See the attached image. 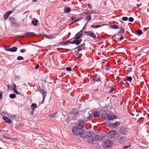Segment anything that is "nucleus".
<instances>
[{
	"mask_svg": "<svg viewBox=\"0 0 149 149\" xmlns=\"http://www.w3.org/2000/svg\"><path fill=\"white\" fill-rule=\"evenodd\" d=\"M72 131L74 134L78 135H81L84 132L83 129L78 126L73 127L72 129Z\"/></svg>",
	"mask_w": 149,
	"mask_h": 149,
	"instance_id": "1",
	"label": "nucleus"
},
{
	"mask_svg": "<svg viewBox=\"0 0 149 149\" xmlns=\"http://www.w3.org/2000/svg\"><path fill=\"white\" fill-rule=\"evenodd\" d=\"M78 113L79 112L76 111L70 112L68 116V118H67L66 120V122H69V120L76 119Z\"/></svg>",
	"mask_w": 149,
	"mask_h": 149,
	"instance_id": "2",
	"label": "nucleus"
},
{
	"mask_svg": "<svg viewBox=\"0 0 149 149\" xmlns=\"http://www.w3.org/2000/svg\"><path fill=\"white\" fill-rule=\"evenodd\" d=\"M38 91L40 92L42 95L43 100H42V103H43L45 98L46 97L47 92L45 91V90L42 89L40 87L38 88L37 90Z\"/></svg>",
	"mask_w": 149,
	"mask_h": 149,
	"instance_id": "3",
	"label": "nucleus"
},
{
	"mask_svg": "<svg viewBox=\"0 0 149 149\" xmlns=\"http://www.w3.org/2000/svg\"><path fill=\"white\" fill-rule=\"evenodd\" d=\"M120 132L123 135H126L128 132V129L127 127H123L120 129Z\"/></svg>",
	"mask_w": 149,
	"mask_h": 149,
	"instance_id": "4",
	"label": "nucleus"
},
{
	"mask_svg": "<svg viewBox=\"0 0 149 149\" xmlns=\"http://www.w3.org/2000/svg\"><path fill=\"white\" fill-rule=\"evenodd\" d=\"M84 33L87 34L88 36H91L92 38H97V36L95 34L91 31H85Z\"/></svg>",
	"mask_w": 149,
	"mask_h": 149,
	"instance_id": "5",
	"label": "nucleus"
},
{
	"mask_svg": "<svg viewBox=\"0 0 149 149\" xmlns=\"http://www.w3.org/2000/svg\"><path fill=\"white\" fill-rule=\"evenodd\" d=\"M104 146L105 148H110L111 146V143L109 139H106L104 142Z\"/></svg>",
	"mask_w": 149,
	"mask_h": 149,
	"instance_id": "6",
	"label": "nucleus"
},
{
	"mask_svg": "<svg viewBox=\"0 0 149 149\" xmlns=\"http://www.w3.org/2000/svg\"><path fill=\"white\" fill-rule=\"evenodd\" d=\"M109 116L108 111H102L101 117L102 118L107 119Z\"/></svg>",
	"mask_w": 149,
	"mask_h": 149,
	"instance_id": "7",
	"label": "nucleus"
},
{
	"mask_svg": "<svg viewBox=\"0 0 149 149\" xmlns=\"http://www.w3.org/2000/svg\"><path fill=\"white\" fill-rule=\"evenodd\" d=\"M116 134V132L114 130H112L109 132L107 133L108 137L109 138H112L114 135Z\"/></svg>",
	"mask_w": 149,
	"mask_h": 149,
	"instance_id": "8",
	"label": "nucleus"
},
{
	"mask_svg": "<svg viewBox=\"0 0 149 149\" xmlns=\"http://www.w3.org/2000/svg\"><path fill=\"white\" fill-rule=\"evenodd\" d=\"M9 21L13 25H18L16 19L14 17H10L9 18Z\"/></svg>",
	"mask_w": 149,
	"mask_h": 149,
	"instance_id": "9",
	"label": "nucleus"
},
{
	"mask_svg": "<svg viewBox=\"0 0 149 149\" xmlns=\"http://www.w3.org/2000/svg\"><path fill=\"white\" fill-rule=\"evenodd\" d=\"M90 80L93 82L100 81L101 79L99 76L97 77V76H94V77H91L90 79Z\"/></svg>",
	"mask_w": 149,
	"mask_h": 149,
	"instance_id": "10",
	"label": "nucleus"
},
{
	"mask_svg": "<svg viewBox=\"0 0 149 149\" xmlns=\"http://www.w3.org/2000/svg\"><path fill=\"white\" fill-rule=\"evenodd\" d=\"M74 40L71 42V44H76V45H78L82 41L81 39H76L75 38H74Z\"/></svg>",
	"mask_w": 149,
	"mask_h": 149,
	"instance_id": "11",
	"label": "nucleus"
},
{
	"mask_svg": "<svg viewBox=\"0 0 149 149\" xmlns=\"http://www.w3.org/2000/svg\"><path fill=\"white\" fill-rule=\"evenodd\" d=\"M127 140V137L125 136H122L119 140V142L120 143H124Z\"/></svg>",
	"mask_w": 149,
	"mask_h": 149,
	"instance_id": "12",
	"label": "nucleus"
},
{
	"mask_svg": "<svg viewBox=\"0 0 149 149\" xmlns=\"http://www.w3.org/2000/svg\"><path fill=\"white\" fill-rule=\"evenodd\" d=\"M3 118L6 123H11V120L8 117L4 116L3 117Z\"/></svg>",
	"mask_w": 149,
	"mask_h": 149,
	"instance_id": "13",
	"label": "nucleus"
},
{
	"mask_svg": "<svg viewBox=\"0 0 149 149\" xmlns=\"http://www.w3.org/2000/svg\"><path fill=\"white\" fill-rule=\"evenodd\" d=\"M93 115L94 118H98L100 116V112L98 111H96L94 112Z\"/></svg>",
	"mask_w": 149,
	"mask_h": 149,
	"instance_id": "14",
	"label": "nucleus"
},
{
	"mask_svg": "<svg viewBox=\"0 0 149 149\" xmlns=\"http://www.w3.org/2000/svg\"><path fill=\"white\" fill-rule=\"evenodd\" d=\"M12 11H9L7 12L4 15V19H7L9 15L12 13Z\"/></svg>",
	"mask_w": 149,
	"mask_h": 149,
	"instance_id": "15",
	"label": "nucleus"
},
{
	"mask_svg": "<svg viewBox=\"0 0 149 149\" xmlns=\"http://www.w3.org/2000/svg\"><path fill=\"white\" fill-rule=\"evenodd\" d=\"M17 48L14 47L8 49H6V51H8L10 52H15L17 51Z\"/></svg>",
	"mask_w": 149,
	"mask_h": 149,
	"instance_id": "16",
	"label": "nucleus"
},
{
	"mask_svg": "<svg viewBox=\"0 0 149 149\" xmlns=\"http://www.w3.org/2000/svg\"><path fill=\"white\" fill-rule=\"evenodd\" d=\"M116 116H108V117L106 119L108 121H110L111 120H113L115 118H116Z\"/></svg>",
	"mask_w": 149,
	"mask_h": 149,
	"instance_id": "17",
	"label": "nucleus"
},
{
	"mask_svg": "<svg viewBox=\"0 0 149 149\" xmlns=\"http://www.w3.org/2000/svg\"><path fill=\"white\" fill-rule=\"evenodd\" d=\"M104 136H102L96 135L94 138V140H100L103 139Z\"/></svg>",
	"mask_w": 149,
	"mask_h": 149,
	"instance_id": "18",
	"label": "nucleus"
},
{
	"mask_svg": "<svg viewBox=\"0 0 149 149\" xmlns=\"http://www.w3.org/2000/svg\"><path fill=\"white\" fill-rule=\"evenodd\" d=\"M82 34L83 33H81L79 32L75 35L74 38H75L76 39H80V38L82 36Z\"/></svg>",
	"mask_w": 149,
	"mask_h": 149,
	"instance_id": "19",
	"label": "nucleus"
},
{
	"mask_svg": "<svg viewBox=\"0 0 149 149\" xmlns=\"http://www.w3.org/2000/svg\"><path fill=\"white\" fill-rule=\"evenodd\" d=\"M120 122H119L118 121H116L114 123L111 124L110 125L112 127H116L118 125H120Z\"/></svg>",
	"mask_w": 149,
	"mask_h": 149,
	"instance_id": "20",
	"label": "nucleus"
},
{
	"mask_svg": "<svg viewBox=\"0 0 149 149\" xmlns=\"http://www.w3.org/2000/svg\"><path fill=\"white\" fill-rule=\"evenodd\" d=\"M64 12L66 13H69L71 10V9L68 7H65L63 9Z\"/></svg>",
	"mask_w": 149,
	"mask_h": 149,
	"instance_id": "21",
	"label": "nucleus"
},
{
	"mask_svg": "<svg viewBox=\"0 0 149 149\" xmlns=\"http://www.w3.org/2000/svg\"><path fill=\"white\" fill-rule=\"evenodd\" d=\"M84 121H81L79 122L78 125L77 126H78V127L82 128L84 127Z\"/></svg>",
	"mask_w": 149,
	"mask_h": 149,
	"instance_id": "22",
	"label": "nucleus"
},
{
	"mask_svg": "<svg viewBox=\"0 0 149 149\" xmlns=\"http://www.w3.org/2000/svg\"><path fill=\"white\" fill-rule=\"evenodd\" d=\"M106 24H103L102 25H92L91 26V28H97L99 27H101L104 25H105Z\"/></svg>",
	"mask_w": 149,
	"mask_h": 149,
	"instance_id": "23",
	"label": "nucleus"
},
{
	"mask_svg": "<svg viewBox=\"0 0 149 149\" xmlns=\"http://www.w3.org/2000/svg\"><path fill=\"white\" fill-rule=\"evenodd\" d=\"M119 29L120 30L118 32V33L124 34V33L125 31L123 28H122L121 27L119 26Z\"/></svg>",
	"mask_w": 149,
	"mask_h": 149,
	"instance_id": "24",
	"label": "nucleus"
},
{
	"mask_svg": "<svg viewBox=\"0 0 149 149\" xmlns=\"http://www.w3.org/2000/svg\"><path fill=\"white\" fill-rule=\"evenodd\" d=\"M110 27L112 29H119V26L117 25H111L110 26Z\"/></svg>",
	"mask_w": 149,
	"mask_h": 149,
	"instance_id": "25",
	"label": "nucleus"
},
{
	"mask_svg": "<svg viewBox=\"0 0 149 149\" xmlns=\"http://www.w3.org/2000/svg\"><path fill=\"white\" fill-rule=\"evenodd\" d=\"M93 135V133L91 132H88L86 133V136L88 137H91Z\"/></svg>",
	"mask_w": 149,
	"mask_h": 149,
	"instance_id": "26",
	"label": "nucleus"
},
{
	"mask_svg": "<svg viewBox=\"0 0 149 149\" xmlns=\"http://www.w3.org/2000/svg\"><path fill=\"white\" fill-rule=\"evenodd\" d=\"M74 54L76 57L79 58L81 56V54L77 51H75L74 52Z\"/></svg>",
	"mask_w": 149,
	"mask_h": 149,
	"instance_id": "27",
	"label": "nucleus"
},
{
	"mask_svg": "<svg viewBox=\"0 0 149 149\" xmlns=\"http://www.w3.org/2000/svg\"><path fill=\"white\" fill-rule=\"evenodd\" d=\"M57 113L56 112L54 114L52 115L51 116V118H58V116L57 115Z\"/></svg>",
	"mask_w": 149,
	"mask_h": 149,
	"instance_id": "28",
	"label": "nucleus"
},
{
	"mask_svg": "<svg viewBox=\"0 0 149 149\" xmlns=\"http://www.w3.org/2000/svg\"><path fill=\"white\" fill-rule=\"evenodd\" d=\"M85 19L87 20L88 21H90L91 19V16L89 15H87Z\"/></svg>",
	"mask_w": 149,
	"mask_h": 149,
	"instance_id": "29",
	"label": "nucleus"
},
{
	"mask_svg": "<svg viewBox=\"0 0 149 149\" xmlns=\"http://www.w3.org/2000/svg\"><path fill=\"white\" fill-rule=\"evenodd\" d=\"M45 36L46 38H48L50 39H52L54 38H56V37L55 36H48L47 35H45Z\"/></svg>",
	"mask_w": 149,
	"mask_h": 149,
	"instance_id": "30",
	"label": "nucleus"
},
{
	"mask_svg": "<svg viewBox=\"0 0 149 149\" xmlns=\"http://www.w3.org/2000/svg\"><path fill=\"white\" fill-rule=\"evenodd\" d=\"M37 105L34 103H33L31 106V107L32 109H35L37 108Z\"/></svg>",
	"mask_w": 149,
	"mask_h": 149,
	"instance_id": "31",
	"label": "nucleus"
},
{
	"mask_svg": "<svg viewBox=\"0 0 149 149\" xmlns=\"http://www.w3.org/2000/svg\"><path fill=\"white\" fill-rule=\"evenodd\" d=\"M77 48V51H81L84 49V48H81L80 46H78L76 48V49Z\"/></svg>",
	"mask_w": 149,
	"mask_h": 149,
	"instance_id": "32",
	"label": "nucleus"
},
{
	"mask_svg": "<svg viewBox=\"0 0 149 149\" xmlns=\"http://www.w3.org/2000/svg\"><path fill=\"white\" fill-rule=\"evenodd\" d=\"M10 98H14L16 97V95L14 94H11L9 95Z\"/></svg>",
	"mask_w": 149,
	"mask_h": 149,
	"instance_id": "33",
	"label": "nucleus"
},
{
	"mask_svg": "<svg viewBox=\"0 0 149 149\" xmlns=\"http://www.w3.org/2000/svg\"><path fill=\"white\" fill-rule=\"evenodd\" d=\"M17 59L18 60H23L24 59V58L21 56H19L17 58Z\"/></svg>",
	"mask_w": 149,
	"mask_h": 149,
	"instance_id": "34",
	"label": "nucleus"
},
{
	"mask_svg": "<svg viewBox=\"0 0 149 149\" xmlns=\"http://www.w3.org/2000/svg\"><path fill=\"white\" fill-rule=\"evenodd\" d=\"M65 45H68L70 44V43H71V42L70 41L67 40L65 41Z\"/></svg>",
	"mask_w": 149,
	"mask_h": 149,
	"instance_id": "35",
	"label": "nucleus"
},
{
	"mask_svg": "<svg viewBox=\"0 0 149 149\" xmlns=\"http://www.w3.org/2000/svg\"><path fill=\"white\" fill-rule=\"evenodd\" d=\"M137 33L140 35L142 33V31L140 29L138 30L137 31Z\"/></svg>",
	"mask_w": 149,
	"mask_h": 149,
	"instance_id": "36",
	"label": "nucleus"
},
{
	"mask_svg": "<svg viewBox=\"0 0 149 149\" xmlns=\"http://www.w3.org/2000/svg\"><path fill=\"white\" fill-rule=\"evenodd\" d=\"M66 70L68 71H71L72 70V68L70 67H67L66 68Z\"/></svg>",
	"mask_w": 149,
	"mask_h": 149,
	"instance_id": "37",
	"label": "nucleus"
},
{
	"mask_svg": "<svg viewBox=\"0 0 149 149\" xmlns=\"http://www.w3.org/2000/svg\"><path fill=\"white\" fill-rule=\"evenodd\" d=\"M132 80V77L130 76H129V77H128L127 79V81H131Z\"/></svg>",
	"mask_w": 149,
	"mask_h": 149,
	"instance_id": "38",
	"label": "nucleus"
},
{
	"mask_svg": "<svg viewBox=\"0 0 149 149\" xmlns=\"http://www.w3.org/2000/svg\"><path fill=\"white\" fill-rule=\"evenodd\" d=\"M89 15V14H88V11L85 13H82L81 14V15L82 16H84L85 15Z\"/></svg>",
	"mask_w": 149,
	"mask_h": 149,
	"instance_id": "39",
	"label": "nucleus"
},
{
	"mask_svg": "<svg viewBox=\"0 0 149 149\" xmlns=\"http://www.w3.org/2000/svg\"><path fill=\"white\" fill-rule=\"evenodd\" d=\"M128 18L127 17H123L122 18V19L123 20H124L125 21H126L127 20H128Z\"/></svg>",
	"mask_w": 149,
	"mask_h": 149,
	"instance_id": "40",
	"label": "nucleus"
},
{
	"mask_svg": "<svg viewBox=\"0 0 149 149\" xmlns=\"http://www.w3.org/2000/svg\"><path fill=\"white\" fill-rule=\"evenodd\" d=\"M16 86L15 84H14L13 85V91L16 90Z\"/></svg>",
	"mask_w": 149,
	"mask_h": 149,
	"instance_id": "41",
	"label": "nucleus"
},
{
	"mask_svg": "<svg viewBox=\"0 0 149 149\" xmlns=\"http://www.w3.org/2000/svg\"><path fill=\"white\" fill-rule=\"evenodd\" d=\"M129 21L130 22H133L134 20V18L132 17H130L129 18Z\"/></svg>",
	"mask_w": 149,
	"mask_h": 149,
	"instance_id": "42",
	"label": "nucleus"
},
{
	"mask_svg": "<svg viewBox=\"0 0 149 149\" xmlns=\"http://www.w3.org/2000/svg\"><path fill=\"white\" fill-rule=\"evenodd\" d=\"M130 146H131V145H129L127 146H124L123 147V148L124 149H127Z\"/></svg>",
	"mask_w": 149,
	"mask_h": 149,
	"instance_id": "43",
	"label": "nucleus"
},
{
	"mask_svg": "<svg viewBox=\"0 0 149 149\" xmlns=\"http://www.w3.org/2000/svg\"><path fill=\"white\" fill-rule=\"evenodd\" d=\"M29 35H30V36H36L35 34V33H33V32H29Z\"/></svg>",
	"mask_w": 149,
	"mask_h": 149,
	"instance_id": "44",
	"label": "nucleus"
},
{
	"mask_svg": "<svg viewBox=\"0 0 149 149\" xmlns=\"http://www.w3.org/2000/svg\"><path fill=\"white\" fill-rule=\"evenodd\" d=\"M26 51V50L25 49H22L20 50V52L21 53H24Z\"/></svg>",
	"mask_w": 149,
	"mask_h": 149,
	"instance_id": "45",
	"label": "nucleus"
},
{
	"mask_svg": "<svg viewBox=\"0 0 149 149\" xmlns=\"http://www.w3.org/2000/svg\"><path fill=\"white\" fill-rule=\"evenodd\" d=\"M10 117L12 119L14 120L15 119V116L14 115H12L10 116Z\"/></svg>",
	"mask_w": 149,
	"mask_h": 149,
	"instance_id": "46",
	"label": "nucleus"
},
{
	"mask_svg": "<svg viewBox=\"0 0 149 149\" xmlns=\"http://www.w3.org/2000/svg\"><path fill=\"white\" fill-rule=\"evenodd\" d=\"M114 91V89L113 88H111V90L109 92V93H111Z\"/></svg>",
	"mask_w": 149,
	"mask_h": 149,
	"instance_id": "47",
	"label": "nucleus"
},
{
	"mask_svg": "<svg viewBox=\"0 0 149 149\" xmlns=\"http://www.w3.org/2000/svg\"><path fill=\"white\" fill-rule=\"evenodd\" d=\"M13 91L14 93H15L17 94H20V93L16 90Z\"/></svg>",
	"mask_w": 149,
	"mask_h": 149,
	"instance_id": "48",
	"label": "nucleus"
},
{
	"mask_svg": "<svg viewBox=\"0 0 149 149\" xmlns=\"http://www.w3.org/2000/svg\"><path fill=\"white\" fill-rule=\"evenodd\" d=\"M132 70V67H129L128 68L127 71L129 72H130Z\"/></svg>",
	"mask_w": 149,
	"mask_h": 149,
	"instance_id": "49",
	"label": "nucleus"
},
{
	"mask_svg": "<svg viewBox=\"0 0 149 149\" xmlns=\"http://www.w3.org/2000/svg\"><path fill=\"white\" fill-rule=\"evenodd\" d=\"M24 34V36H29V32L25 33Z\"/></svg>",
	"mask_w": 149,
	"mask_h": 149,
	"instance_id": "50",
	"label": "nucleus"
},
{
	"mask_svg": "<svg viewBox=\"0 0 149 149\" xmlns=\"http://www.w3.org/2000/svg\"><path fill=\"white\" fill-rule=\"evenodd\" d=\"M88 12L89 14H91L93 13V11L92 10L88 11Z\"/></svg>",
	"mask_w": 149,
	"mask_h": 149,
	"instance_id": "51",
	"label": "nucleus"
},
{
	"mask_svg": "<svg viewBox=\"0 0 149 149\" xmlns=\"http://www.w3.org/2000/svg\"><path fill=\"white\" fill-rule=\"evenodd\" d=\"M85 44H80L79 46H80L81 48H83Z\"/></svg>",
	"mask_w": 149,
	"mask_h": 149,
	"instance_id": "52",
	"label": "nucleus"
},
{
	"mask_svg": "<svg viewBox=\"0 0 149 149\" xmlns=\"http://www.w3.org/2000/svg\"><path fill=\"white\" fill-rule=\"evenodd\" d=\"M80 19H76L74 20V21L73 22H78L79 21Z\"/></svg>",
	"mask_w": 149,
	"mask_h": 149,
	"instance_id": "53",
	"label": "nucleus"
},
{
	"mask_svg": "<svg viewBox=\"0 0 149 149\" xmlns=\"http://www.w3.org/2000/svg\"><path fill=\"white\" fill-rule=\"evenodd\" d=\"M85 26L83 27V28L80 31H79L81 33H82V32L84 31V29Z\"/></svg>",
	"mask_w": 149,
	"mask_h": 149,
	"instance_id": "54",
	"label": "nucleus"
},
{
	"mask_svg": "<svg viewBox=\"0 0 149 149\" xmlns=\"http://www.w3.org/2000/svg\"><path fill=\"white\" fill-rule=\"evenodd\" d=\"M39 67V65L38 64H37L35 67V68L36 69H38Z\"/></svg>",
	"mask_w": 149,
	"mask_h": 149,
	"instance_id": "55",
	"label": "nucleus"
},
{
	"mask_svg": "<svg viewBox=\"0 0 149 149\" xmlns=\"http://www.w3.org/2000/svg\"><path fill=\"white\" fill-rule=\"evenodd\" d=\"M35 21V23L34 24V25L37 26V22H38V21L37 19H36Z\"/></svg>",
	"mask_w": 149,
	"mask_h": 149,
	"instance_id": "56",
	"label": "nucleus"
},
{
	"mask_svg": "<svg viewBox=\"0 0 149 149\" xmlns=\"http://www.w3.org/2000/svg\"><path fill=\"white\" fill-rule=\"evenodd\" d=\"M87 119L89 120H91L92 119V116H89V117H88Z\"/></svg>",
	"mask_w": 149,
	"mask_h": 149,
	"instance_id": "57",
	"label": "nucleus"
},
{
	"mask_svg": "<svg viewBox=\"0 0 149 149\" xmlns=\"http://www.w3.org/2000/svg\"><path fill=\"white\" fill-rule=\"evenodd\" d=\"M60 44L61 45H65V41H63L61 42L60 43Z\"/></svg>",
	"mask_w": 149,
	"mask_h": 149,
	"instance_id": "58",
	"label": "nucleus"
},
{
	"mask_svg": "<svg viewBox=\"0 0 149 149\" xmlns=\"http://www.w3.org/2000/svg\"><path fill=\"white\" fill-rule=\"evenodd\" d=\"M34 112V109H32L31 111V114L33 115Z\"/></svg>",
	"mask_w": 149,
	"mask_h": 149,
	"instance_id": "59",
	"label": "nucleus"
},
{
	"mask_svg": "<svg viewBox=\"0 0 149 149\" xmlns=\"http://www.w3.org/2000/svg\"><path fill=\"white\" fill-rule=\"evenodd\" d=\"M76 17L74 16H72L71 17V20H73Z\"/></svg>",
	"mask_w": 149,
	"mask_h": 149,
	"instance_id": "60",
	"label": "nucleus"
},
{
	"mask_svg": "<svg viewBox=\"0 0 149 149\" xmlns=\"http://www.w3.org/2000/svg\"><path fill=\"white\" fill-rule=\"evenodd\" d=\"M124 39V37L123 36H121L120 38V40H122Z\"/></svg>",
	"mask_w": 149,
	"mask_h": 149,
	"instance_id": "61",
	"label": "nucleus"
},
{
	"mask_svg": "<svg viewBox=\"0 0 149 149\" xmlns=\"http://www.w3.org/2000/svg\"><path fill=\"white\" fill-rule=\"evenodd\" d=\"M87 6L89 8H91L92 7V6H91L90 4L89 3H88L87 4Z\"/></svg>",
	"mask_w": 149,
	"mask_h": 149,
	"instance_id": "62",
	"label": "nucleus"
},
{
	"mask_svg": "<svg viewBox=\"0 0 149 149\" xmlns=\"http://www.w3.org/2000/svg\"><path fill=\"white\" fill-rule=\"evenodd\" d=\"M4 48L5 49V50L6 49H8V48H9V46H5L4 47Z\"/></svg>",
	"mask_w": 149,
	"mask_h": 149,
	"instance_id": "63",
	"label": "nucleus"
},
{
	"mask_svg": "<svg viewBox=\"0 0 149 149\" xmlns=\"http://www.w3.org/2000/svg\"><path fill=\"white\" fill-rule=\"evenodd\" d=\"M97 38L99 40H101V38L99 36H98Z\"/></svg>",
	"mask_w": 149,
	"mask_h": 149,
	"instance_id": "64",
	"label": "nucleus"
}]
</instances>
